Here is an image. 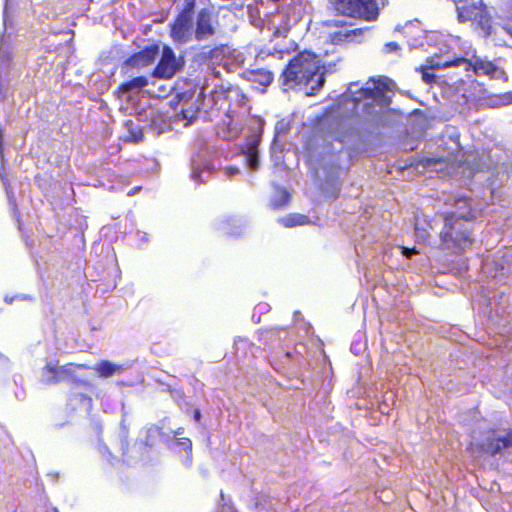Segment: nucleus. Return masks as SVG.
Instances as JSON below:
<instances>
[{
	"instance_id": "1",
	"label": "nucleus",
	"mask_w": 512,
	"mask_h": 512,
	"mask_svg": "<svg viewBox=\"0 0 512 512\" xmlns=\"http://www.w3.org/2000/svg\"><path fill=\"white\" fill-rule=\"evenodd\" d=\"M210 114L217 122V133L224 140L237 139L242 130L241 116L249 111L248 99L234 86L220 88L212 93Z\"/></svg>"
},
{
	"instance_id": "2",
	"label": "nucleus",
	"mask_w": 512,
	"mask_h": 512,
	"mask_svg": "<svg viewBox=\"0 0 512 512\" xmlns=\"http://www.w3.org/2000/svg\"><path fill=\"white\" fill-rule=\"evenodd\" d=\"M441 227L437 248L447 255L460 256L471 249L475 242L471 224L457 220L451 214H437Z\"/></svg>"
},
{
	"instance_id": "3",
	"label": "nucleus",
	"mask_w": 512,
	"mask_h": 512,
	"mask_svg": "<svg viewBox=\"0 0 512 512\" xmlns=\"http://www.w3.org/2000/svg\"><path fill=\"white\" fill-rule=\"evenodd\" d=\"M320 65L315 53L301 51L297 53L283 69L280 75L281 85L288 88L306 87L315 76H318L317 87L323 84L319 74Z\"/></svg>"
},
{
	"instance_id": "4",
	"label": "nucleus",
	"mask_w": 512,
	"mask_h": 512,
	"mask_svg": "<svg viewBox=\"0 0 512 512\" xmlns=\"http://www.w3.org/2000/svg\"><path fill=\"white\" fill-rule=\"evenodd\" d=\"M335 12L344 17L374 22L381 10V0H329Z\"/></svg>"
},
{
	"instance_id": "5",
	"label": "nucleus",
	"mask_w": 512,
	"mask_h": 512,
	"mask_svg": "<svg viewBox=\"0 0 512 512\" xmlns=\"http://www.w3.org/2000/svg\"><path fill=\"white\" fill-rule=\"evenodd\" d=\"M465 65L464 70L466 72L472 71L477 76H488L493 79H506L505 71L496 66L492 61L481 58L473 57L472 59H466L464 57H454L446 62H437L432 64L430 67L435 68H448L458 67Z\"/></svg>"
},
{
	"instance_id": "6",
	"label": "nucleus",
	"mask_w": 512,
	"mask_h": 512,
	"mask_svg": "<svg viewBox=\"0 0 512 512\" xmlns=\"http://www.w3.org/2000/svg\"><path fill=\"white\" fill-rule=\"evenodd\" d=\"M75 369L89 370L91 367L86 364L76 363H67L62 366L48 363L42 368V382L45 385H56L64 380H71L76 385L90 386L89 382L74 378Z\"/></svg>"
},
{
	"instance_id": "7",
	"label": "nucleus",
	"mask_w": 512,
	"mask_h": 512,
	"mask_svg": "<svg viewBox=\"0 0 512 512\" xmlns=\"http://www.w3.org/2000/svg\"><path fill=\"white\" fill-rule=\"evenodd\" d=\"M445 205L450 206L451 210L437 212V214H451L459 221L472 224L478 218L477 210L473 205V199L465 195H454L445 201Z\"/></svg>"
},
{
	"instance_id": "8",
	"label": "nucleus",
	"mask_w": 512,
	"mask_h": 512,
	"mask_svg": "<svg viewBox=\"0 0 512 512\" xmlns=\"http://www.w3.org/2000/svg\"><path fill=\"white\" fill-rule=\"evenodd\" d=\"M183 65V62L177 60L173 49L165 45L162 49V55L152 70L151 75L157 79L168 80L180 72L183 69Z\"/></svg>"
},
{
	"instance_id": "9",
	"label": "nucleus",
	"mask_w": 512,
	"mask_h": 512,
	"mask_svg": "<svg viewBox=\"0 0 512 512\" xmlns=\"http://www.w3.org/2000/svg\"><path fill=\"white\" fill-rule=\"evenodd\" d=\"M440 220L437 213L433 217L426 215H416L414 221L415 237L418 242L426 245L435 243L436 229Z\"/></svg>"
},
{
	"instance_id": "10",
	"label": "nucleus",
	"mask_w": 512,
	"mask_h": 512,
	"mask_svg": "<svg viewBox=\"0 0 512 512\" xmlns=\"http://www.w3.org/2000/svg\"><path fill=\"white\" fill-rule=\"evenodd\" d=\"M160 47L157 43L145 46L138 52L130 55L123 63V67L141 69L152 65L158 56Z\"/></svg>"
},
{
	"instance_id": "11",
	"label": "nucleus",
	"mask_w": 512,
	"mask_h": 512,
	"mask_svg": "<svg viewBox=\"0 0 512 512\" xmlns=\"http://www.w3.org/2000/svg\"><path fill=\"white\" fill-rule=\"evenodd\" d=\"M192 13L180 11L170 24V37L175 43L184 44L190 39Z\"/></svg>"
},
{
	"instance_id": "12",
	"label": "nucleus",
	"mask_w": 512,
	"mask_h": 512,
	"mask_svg": "<svg viewBox=\"0 0 512 512\" xmlns=\"http://www.w3.org/2000/svg\"><path fill=\"white\" fill-rule=\"evenodd\" d=\"M215 34L213 26V13L211 8H201L196 16L195 39L202 41Z\"/></svg>"
},
{
	"instance_id": "13",
	"label": "nucleus",
	"mask_w": 512,
	"mask_h": 512,
	"mask_svg": "<svg viewBox=\"0 0 512 512\" xmlns=\"http://www.w3.org/2000/svg\"><path fill=\"white\" fill-rule=\"evenodd\" d=\"M247 78L250 82L258 84L262 87V91L273 82L274 74L272 71L265 68H257L247 71Z\"/></svg>"
},
{
	"instance_id": "14",
	"label": "nucleus",
	"mask_w": 512,
	"mask_h": 512,
	"mask_svg": "<svg viewBox=\"0 0 512 512\" xmlns=\"http://www.w3.org/2000/svg\"><path fill=\"white\" fill-rule=\"evenodd\" d=\"M258 146L259 140L256 137H253L247 140L245 149L243 150L248 167L253 171L257 170L260 166Z\"/></svg>"
},
{
	"instance_id": "15",
	"label": "nucleus",
	"mask_w": 512,
	"mask_h": 512,
	"mask_svg": "<svg viewBox=\"0 0 512 512\" xmlns=\"http://www.w3.org/2000/svg\"><path fill=\"white\" fill-rule=\"evenodd\" d=\"M100 378H109L114 375H119L124 371L122 365L113 363L109 360H101L93 368Z\"/></svg>"
},
{
	"instance_id": "16",
	"label": "nucleus",
	"mask_w": 512,
	"mask_h": 512,
	"mask_svg": "<svg viewBox=\"0 0 512 512\" xmlns=\"http://www.w3.org/2000/svg\"><path fill=\"white\" fill-rule=\"evenodd\" d=\"M149 81L146 76H137L128 81L121 83L118 86V93L121 95L127 94L131 91L141 90L148 85Z\"/></svg>"
},
{
	"instance_id": "17",
	"label": "nucleus",
	"mask_w": 512,
	"mask_h": 512,
	"mask_svg": "<svg viewBox=\"0 0 512 512\" xmlns=\"http://www.w3.org/2000/svg\"><path fill=\"white\" fill-rule=\"evenodd\" d=\"M475 452L481 455L495 456L500 453V445L497 437L488 438L483 443L475 445Z\"/></svg>"
},
{
	"instance_id": "18",
	"label": "nucleus",
	"mask_w": 512,
	"mask_h": 512,
	"mask_svg": "<svg viewBox=\"0 0 512 512\" xmlns=\"http://www.w3.org/2000/svg\"><path fill=\"white\" fill-rule=\"evenodd\" d=\"M225 45H218L214 47L205 46L201 49L198 57L202 61L220 60L225 53Z\"/></svg>"
},
{
	"instance_id": "19",
	"label": "nucleus",
	"mask_w": 512,
	"mask_h": 512,
	"mask_svg": "<svg viewBox=\"0 0 512 512\" xmlns=\"http://www.w3.org/2000/svg\"><path fill=\"white\" fill-rule=\"evenodd\" d=\"M447 60H443L440 55H434L432 57H429L426 60V65L422 66L420 68H416V71L421 73L422 80L425 83H432L435 81V75L433 73H429L428 70L430 69H436L435 67H430L432 64H435L437 62H446Z\"/></svg>"
},
{
	"instance_id": "20",
	"label": "nucleus",
	"mask_w": 512,
	"mask_h": 512,
	"mask_svg": "<svg viewBox=\"0 0 512 512\" xmlns=\"http://www.w3.org/2000/svg\"><path fill=\"white\" fill-rule=\"evenodd\" d=\"M382 96V90L374 85L373 87H362L355 92L354 101L359 103L366 99L376 100Z\"/></svg>"
},
{
	"instance_id": "21",
	"label": "nucleus",
	"mask_w": 512,
	"mask_h": 512,
	"mask_svg": "<svg viewBox=\"0 0 512 512\" xmlns=\"http://www.w3.org/2000/svg\"><path fill=\"white\" fill-rule=\"evenodd\" d=\"M279 222L286 228H292L307 225L310 223V219L304 214L293 213L281 218Z\"/></svg>"
},
{
	"instance_id": "22",
	"label": "nucleus",
	"mask_w": 512,
	"mask_h": 512,
	"mask_svg": "<svg viewBox=\"0 0 512 512\" xmlns=\"http://www.w3.org/2000/svg\"><path fill=\"white\" fill-rule=\"evenodd\" d=\"M290 194L285 189L279 191V195L274 198L271 202V207L273 209H280L286 206L290 201Z\"/></svg>"
},
{
	"instance_id": "23",
	"label": "nucleus",
	"mask_w": 512,
	"mask_h": 512,
	"mask_svg": "<svg viewBox=\"0 0 512 512\" xmlns=\"http://www.w3.org/2000/svg\"><path fill=\"white\" fill-rule=\"evenodd\" d=\"M156 441V429L155 428H149L146 431V437L144 440L140 441V445L144 448H152Z\"/></svg>"
},
{
	"instance_id": "24",
	"label": "nucleus",
	"mask_w": 512,
	"mask_h": 512,
	"mask_svg": "<svg viewBox=\"0 0 512 512\" xmlns=\"http://www.w3.org/2000/svg\"><path fill=\"white\" fill-rule=\"evenodd\" d=\"M497 438L499 440L500 452L503 449L512 447V429H508L506 431V435L505 436H499Z\"/></svg>"
},
{
	"instance_id": "25",
	"label": "nucleus",
	"mask_w": 512,
	"mask_h": 512,
	"mask_svg": "<svg viewBox=\"0 0 512 512\" xmlns=\"http://www.w3.org/2000/svg\"><path fill=\"white\" fill-rule=\"evenodd\" d=\"M497 106H507L512 104V91H507L496 96Z\"/></svg>"
},
{
	"instance_id": "26",
	"label": "nucleus",
	"mask_w": 512,
	"mask_h": 512,
	"mask_svg": "<svg viewBox=\"0 0 512 512\" xmlns=\"http://www.w3.org/2000/svg\"><path fill=\"white\" fill-rule=\"evenodd\" d=\"M69 401L70 402H80V403L87 404V405H91V403H92V399L83 393H72L69 396Z\"/></svg>"
},
{
	"instance_id": "27",
	"label": "nucleus",
	"mask_w": 512,
	"mask_h": 512,
	"mask_svg": "<svg viewBox=\"0 0 512 512\" xmlns=\"http://www.w3.org/2000/svg\"><path fill=\"white\" fill-rule=\"evenodd\" d=\"M151 351L153 354H155L158 357H162V356L168 354L167 345L163 346L161 341L154 342L151 346Z\"/></svg>"
},
{
	"instance_id": "28",
	"label": "nucleus",
	"mask_w": 512,
	"mask_h": 512,
	"mask_svg": "<svg viewBox=\"0 0 512 512\" xmlns=\"http://www.w3.org/2000/svg\"><path fill=\"white\" fill-rule=\"evenodd\" d=\"M398 51H400V45L395 41L387 42L383 46L385 54L397 53Z\"/></svg>"
},
{
	"instance_id": "29",
	"label": "nucleus",
	"mask_w": 512,
	"mask_h": 512,
	"mask_svg": "<svg viewBox=\"0 0 512 512\" xmlns=\"http://www.w3.org/2000/svg\"><path fill=\"white\" fill-rule=\"evenodd\" d=\"M446 160L444 158H426L422 161V164L425 168H432L437 164L445 163Z\"/></svg>"
},
{
	"instance_id": "30",
	"label": "nucleus",
	"mask_w": 512,
	"mask_h": 512,
	"mask_svg": "<svg viewBox=\"0 0 512 512\" xmlns=\"http://www.w3.org/2000/svg\"><path fill=\"white\" fill-rule=\"evenodd\" d=\"M177 444L181 446L186 452H192V441L189 438H181Z\"/></svg>"
},
{
	"instance_id": "31",
	"label": "nucleus",
	"mask_w": 512,
	"mask_h": 512,
	"mask_svg": "<svg viewBox=\"0 0 512 512\" xmlns=\"http://www.w3.org/2000/svg\"><path fill=\"white\" fill-rule=\"evenodd\" d=\"M184 5L181 11L188 12L194 14L196 0H183Z\"/></svg>"
},
{
	"instance_id": "32",
	"label": "nucleus",
	"mask_w": 512,
	"mask_h": 512,
	"mask_svg": "<svg viewBox=\"0 0 512 512\" xmlns=\"http://www.w3.org/2000/svg\"><path fill=\"white\" fill-rule=\"evenodd\" d=\"M280 331L279 328H270L261 333L264 339H271L272 337L276 336L278 332Z\"/></svg>"
},
{
	"instance_id": "33",
	"label": "nucleus",
	"mask_w": 512,
	"mask_h": 512,
	"mask_svg": "<svg viewBox=\"0 0 512 512\" xmlns=\"http://www.w3.org/2000/svg\"><path fill=\"white\" fill-rule=\"evenodd\" d=\"M362 33H363V30L361 28H356V29L347 31L345 33V36L346 37L357 36V35H362Z\"/></svg>"
},
{
	"instance_id": "34",
	"label": "nucleus",
	"mask_w": 512,
	"mask_h": 512,
	"mask_svg": "<svg viewBox=\"0 0 512 512\" xmlns=\"http://www.w3.org/2000/svg\"><path fill=\"white\" fill-rule=\"evenodd\" d=\"M416 250L413 248V249H408V248H403V254L407 257V258H410L412 255L416 254Z\"/></svg>"
},
{
	"instance_id": "35",
	"label": "nucleus",
	"mask_w": 512,
	"mask_h": 512,
	"mask_svg": "<svg viewBox=\"0 0 512 512\" xmlns=\"http://www.w3.org/2000/svg\"><path fill=\"white\" fill-rule=\"evenodd\" d=\"M131 139L135 142H138L143 139V133L141 131H138L137 133L132 135Z\"/></svg>"
},
{
	"instance_id": "36",
	"label": "nucleus",
	"mask_w": 512,
	"mask_h": 512,
	"mask_svg": "<svg viewBox=\"0 0 512 512\" xmlns=\"http://www.w3.org/2000/svg\"><path fill=\"white\" fill-rule=\"evenodd\" d=\"M193 420L197 423L201 420V412L199 409L193 411Z\"/></svg>"
},
{
	"instance_id": "37",
	"label": "nucleus",
	"mask_w": 512,
	"mask_h": 512,
	"mask_svg": "<svg viewBox=\"0 0 512 512\" xmlns=\"http://www.w3.org/2000/svg\"><path fill=\"white\" fill-rule=\"evenodd\" d=\"M190 112H191L190 115H187L186 112L184 110H182L181 113L183 115V118H185V119H192V118H194L196 111L192 110Z\"/></svg>"
},
{
	"instance_id": "38",
	"label": "nucleus",
	"mask_w": 512,
	"mask_h": 512,
	"mask_svg": "<svg viewBox=\"0 0 512 512\" xmlns=\"http://www.w3.org/2000/svg\"><path fill=\"white\" fill-rule=\"evenodd\" d=\"M226 172L228 175L238 174L240 170L238 168H226Z\"/></svg>"
},
{
	"instance_id": "39",
	"label": "nucleus",
	"mask_w": 512,
	"mask_h": 512,
	"mask_svg": "<svg viewBox=\"0 0 512 512\" xmlns=\"http://www.w3.org/2000/svg\"><path fill=\"white\" fill-rule=\"evenodd\" d=\"M504 31L512 38V26L510 25H504L503 26Z\"/></svg>"
},
{
	"instance_id": "40",
	"label": "nucleus",
	"mask_w": 512,
	"mask_h": 512,
	"mask_svg": "<svg viewBox=\"0 0 512 512\" xmlns=\"http://www.w3.org/2000/svg\"><path fill=\"white\" fill-rule=\"evenodd\" d=\"M495 45L497 46H500V47H507V44L503 41V40H497L495 39Z\"/></svg>"
},
{
	"instance_id": "41",
	"label": "nucleus",
	"mask_w": 512,
	"mask_h": 512,
	"mask_svg": "<svg viewBox=\"0 0 512 512\" xmlns=\"http://www.w3.org/2000/svg\"><path fill=\"white\" fill-rule=\"evenodd\" d=\"M183 432H184V428L180 427V428L176 429V430L173 432V434H174V436H179V435H182V434H183Z\"/></svg>"
},
{
	"instance_id": "42",
	"label": "nucleus",
	"mask_w": 512,
	"mask_h": 512,
	"mask_svg": "<svg viewBox=\"0 0 512 512\" xmlns=\"http://www.w3.org/2000/svg\"><path fill=\"white\" fill-rule=\"evenodd\" d=\"M285 357H287L288 359H291L292 358V353L291 352H286L285 353Z\"/></svg>"
}]
</instances>
